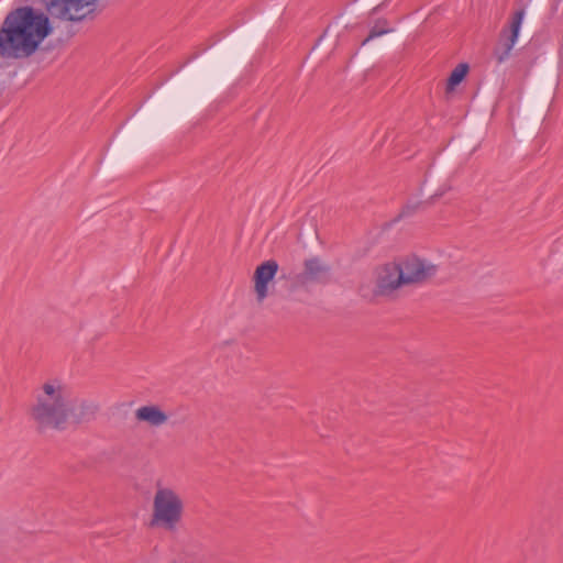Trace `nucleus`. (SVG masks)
I'll list each match as a JSON object with an SVG mask.
<instances>
[{
	"label": "nucleus",
	"instance_id": "nucleus-1",
	"mask_svg": "<svg viewBox=\"0 0 563 563\" xmlns=\"http://www.w3.org/2000/svg\"><path fill=\"white\" fill-rule=\"evenodd\" d=\"M48 16L30 7L10 12L0 29V55L4 58H25L35 53L52 33Z\"/></svg>",
	"mask_w": 563,
	"mask_h": 563
},
{
	"label": "nucleus",
	"instance_id": "nucleus-2",
	"mask_svg": "<svg viewBox=\"0 0 563 563\" xmlns=\"http://www.w3.org/2000/svg\"><path fill=\"white\" fill-rule=\"evenodd\" d=\"M71 394L70 388L62 378L46 379L42 384L31 410L33 420L44 428H64Z\"/></svg>",
	"mask_w": 563,
	"mask_h": 563
},
{
	"label": "nucleus",
	"instance_id": "nucleus-3",
	"mask_svg": "<svg viewBox=\"0 0 563 563\" xmlns=\"http://www.w3.org/2000/svg\"><path fill=\"white\" fill-rule=\"evenodd\" d=\"M185 514L186 501L181 493L173 486L157 484L151 501L150 527L175 532L180 528Z\"/></svg>",
	"mask_w": 563,
	"mask_h": 563
},
{
	"label": "nucleus",
	"instance_id": "nucleus-4",
	"mask_svg": "<svg viewBox=\"0 0 563 563\" xmlns=\"http://www.w3.org/2000/svg\"><path fill=\"white\" fill-rule=\"evenodd\" d=\"M400 263L406 285L424 283L438 273L437 264L415 254L400 258Z\"/></svg>",
	"mask_w": 563,
	"mask_h": 563
},
{
	"label": "nucleus",
	"instance_id": "nucleus-5",
	"mask_svg": "<svg viewBox=\"0 0 563 563\" xmlns=\"http://www.w3.org/2000/svg\"><path fill=\"white\" fill-rule=\"evenodd\" d=\"M523 19L525 11L519 10L511 16L509 24L501 30L494 52L498 63H504L510 56L518 41Z\"/></svg>",
	"mask_w": 563,
	"mask_h": 563
},
{
	"label": "nucleus",
	"instance_id": "nucleus-6",
	"mask_svg": "<svg viewBox=\"0 0 563 563\" xmlns=\"http://www.w3.org/2000/svg\"><path fill=\"white\" fill-rule=\"evenodd\" d=\"M97 0H49L48 11L64 20L78 21L84 19L91 10Z\"/></svg>",
	"mask_w": 563,
	"mask_h": 563
},
{
	"label": "nucleus",
	"instance_id": "nucleus-7",
	"mask_svg": "<svg viewBox=\"0 0 563 563\" xmlns=\"http://www.w3.org/2000/svg\"><path fill=\"white\" fill-rule=\"evenodd\" d=\"M405 277L400 260L383 265L377 271V287L380 292H389L405 286Z\"/></svg>",
	"mask_w": 563,
	"mask_h": 563
},
{
	"label": "nucleus",
	"instance_id": "nucleus-8",
	"mask_svg": "<svg viewBox=\"0 0 563 563\" xmlns=\"http://www.w3.org/2000/svg\"><path fill=\"white\" fill-rule=\"evenodd\" d=\"M278 271V264L275 261L262 263L254 273V289L258 301H263L268 296V285L274 279Z\"/></svg>",
	"mask_w": 563,
	"mask_h": 563
},
{
	"label": "nucleus",
	"instance_id": "nucleus-9",
	"mask_svg": "<svg viewBox=\"0 0 563 563\" xmlns=\"http://www.w3.org/2000/svg\"><path fill=\"white\" fill-rule=\"evenodd\" d=\"M134 418L150 428H162L168 422L169 416L158 405L150 404L136 408Z\"/></svg>",
	"mask_w": 563,
	"mask_h": 563
},
{
	"label": "nucleus",
	"instance_id": "nucleus-10",
	"mask_svg": "<svg viewBox=\"0 0 563 563\" xmlns=\"http://www.w3.org/2000/svg\"><path fill=\"white\" fill-rule=\"evenodd\" d=\"M97 407L93 402L79 399L71 394L69 405L66 411V424L68 423H79L81 421L90 419L95 412Z\"/></svg>",
	"mask_w": 563,
	"mask_h": 563
},
{
	"label": "nucleus",
	"instance_id": "nucleus-11",
	"mask_svg": "<svg viewBox=\"0 0 563 563\" xmlns=\"http://www.w3.org/2000/svg\"><path fill=\"white\" fill-rule=\"evenodd\" d=\"M306 273L311 278H318L328 271V266L319 258H310L306 261Z\"/></svg>",
	"mask_w": 563,
	"mask_h": 563
},
{
	"label": "nucleus",
	"instance_id": "nucleus-12",
	"mask_svg": "<svg viewBox=\"0 0 563 563\" xmlns=\"http://www.w3.org/2000/svg\"><path fill=\"white\" fill-rule=\"evenodd\" d=\"M468 71V66L466 64L457 65L451 73L448 79V89L453 90L459 84L463 81L466 74Z\"/></svg>",
	"mask_w": 563,
	"mask_h": 563
},
{
	"label": "nucleus",
	"instance_id": "nucleus-13",
	"mask_svg": "<svg viewBox=\"0 0 563 563\" xmlns=\"http://www.w3.org/2000/svg\"><path fill=\"white\" fill-rule=\"evenodd\" d=\"M385 33H386V31H379V32L372 31L371 34L368 35V37L364 41V43L368 42L373 37L379 36V35L385 34Z\"/></svg>",
	"mask_w": 563,
	"mask_h": 563
}]
</instances>
